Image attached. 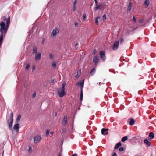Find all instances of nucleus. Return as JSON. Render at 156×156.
Listing matches in <instances>:
<instances>
[{"mask_svg":"<svg viewBox=\"0 0 156 156\" xmlns=\"http://www.w3.org/2000/svg\"><path fill=\"white\" fill-rule=\"evenodd\" d=\"M0 22V31L2 33L6 34L10 21V17L8 15L4 16Z\"/></svg>","mask_w":156,"mask_h":156,"instance_id":"f257e3e1","label":"nucleus"},{"mask_svg":"<svg viewBox=\"0 0 156 156\" xmlns=\"http://www.w3.org/2000/svg\"><path fill=\"white\" fill-rule=\"evenodd\" d=\"M66 85V83L63 82L62 86V87L58 88L57 90L58 93L60 97H62L66 94V93L65 90V87Z\"/></svg>","mask_w":156,"mask_h":156,"instance_id":"f03ea898","label":"nucleus"},{"mask_svg":"<svg viewBox=\"0 0 156 156\" xmlns=\"http://www.w3.org/2000/svg\"><path fill=\"white\" fill-rule=\"evenodd\" d=\"M13 113H12L11 114L10 116V117L8 121L9 128V129H10L11 130H12V126L13 124Z\"/></svg>","mask_w":156,"mask_h":156,"instance_id":"7ed1b4c3","label":"nucleus"},{"mask_svg":"<svg viewBox=\"0 0 156 156\" xmlns=\"http://www.w3.org/2000/svg\"><path fill=\"white\" fill-rule=\"evenodd\" d=\"M105 2L100 3L98 5L96 6V7L94 9L95 11L97 10L98 9L103 10L104 9L105 6Z\"/></svg>","mask_w":156,"mask_h":156,"instance_id":"20e7f679","label":"nucleus"},{"mask_svg":"<svg viewBox=\"0 0 156 156\" xmlns=\"http://www.w3.org/2000/svg\"><path fill=\"white\" fill-rule=\"evenodd\" d=\"M19 125L18 123H17L15 124L13 126V129L12 130V132L13 133L17 134L19 131Z\"/></svg>","mask_w":156,"mask_h":156,"instance_id":"39448f33","label":"nucleus"},{"mask_svg":"<svg viewBox=\"0 0 156 156\" xmlns=\"http://www.w3.org/2000/svg\"><path fill=\"white\" fill-rule=\"evenodd\" d=\"M59 33V30L57 28H55L53 30L51 34V37L55 38Z\"/></svg>","mask_w":156,"mask_h":156,"instance_id":"423d86ee","label":"nucleus"},{"mask_svg":"<svg viewBox=\"0 0 156 156\" xmlns=\"http://www.w3.org/2000/svg\"><path fill=\"white\" fill-rule=\"evenodd\" d=\"M100 58L103 61H105L106 59V56L105 52L103 51H101L99 54Z\"/></svg>","mask_w":156,"mask_h":156,"instance_id":"0eeeda50","label":"nucleus"},{"mask_svg":"<svg viewBox=\"0 0 156 156\" xmlns=\"http://www.w3.org/2000/svg\"><path fill=\"white\" fill-rule=\"evenodd\" d=\"M119 44V42L118 41H116L114 42L112 47V49L113 50H116L118 49Z\"/></svg>","mask_w":156,"mask_h":156,"instance_id":"6e6552de","label":"nucleus"},{"mask_svg":"<svg viewBox=\"0 0 156 156\" xmlns=\"http://www.w3.org/2000/svg\"><path fill=\"white\" fill-rule=\"evenodd\" d=\"M41 136L39 135H37L34 137V142L36 143L39 142L41 139Z\"/></svg>","mask_w":156,"mask_h":156,"instance_id":"1a4fd4ad","label":"nucleus"},{"mask_svg":"<svg viewBox=\"0 0 156 156\" xmlns=\"http://www.w3.org/2000/svg\"><path fill=\"white\" fill-rule=\"evenodd\" d=\"M98 56H97L96 55H94V58L93 59V61L95 65H97L98 63Z\"/></svg>","mask_w":156,"mask_h":156,"instance_id":"9d476101","label":"nucleus"},{"mask_svg":"<svg viewBox=\"0 0 156 156\" xmlns=\"http://www.w3.org/2000/svg\"><path fill=\"white\" fill-rule=\"evenodd\" d=\"M77 0H75L73 2V5L72 8V10L73 11H75L76 6H77Z\"/></svg>","mask_w":156,"mask_h":156,"instance_id":"9b49d317","label":"nucleus"},{"mask_svg":"<svg viewBox=\"0 0 156 156\" xmlns=\"http://www.w3.org/2000/svg\"><path fill=\"white\" fill-rule=\"evenodd\" d=\"M108 130V129H102L101 130V133L102 135H107L108 134V132L107 131Z\"/></svg>","mask_w":156,"mask_h":156,"instance_id":"f8f14e48","label":"nucleus"},{"mask_svg":"<svg viewBox=\"0 0 156 156\" xmlns=\"http://www.w3.org/2000/svg\"><path fill=\"white\" fill-rule=\"evenodd\" d=\"M41 54L40 53L38 52L36 53L35 55V60H39L41 58Z\"/></svg>","mask_w":156,"mask_h":156,"instance_id":"ddd939ff","label":"nucleus"},{"mask_svg":"<svg viewBox=\"0 0 156 156\" xmlns=\"http://www.w3.org/2000/svg\"><path fill=\"white\" fill-rule=\"evenodd\" d=\"M150 3L149 0H145L144 4V6L145 8H147L148 7Z\"/></svg>","mask_w":156,"mask_h":156,"instance_id":"4468645a","label":"nucleus"},{"mask_svg":"<svg viewBox=\"0 0 156 156\" xmlns=\"http://www.w3.org/2000/svg\"><path fill=\"white\" fill-rule=\"evenodd\" d=\"M132 2H130L129 3L127 8V12L129 13L130 11L132 8Z\"/></svg>","mask_w":156,"mask_h":156,"instance_id":"2eb2a0df","label":"nucleus"},{"mask_svg":"<svg viewBox=\"0 0 156 156\" xmlns=\"http://www.w3.org/2000/svg\"><path fill=\"white\" fill-rule=\"evenodd\" d=\"M67 117L66 115H65L64 116V118L62 121V124L63 125H65L67 123Z\"/></svg>","mask_w":156,"mask_h":156,"instance_id":"dca6fc26","label":"nucleus"},{"mask_svg":"<svg viewBox=\"0 0 156 156\" xmlns=\"http://www.w3.org/2000/svg\"><path fill=\"white\" fill-rule=\"evenodd\" d=\"M100 19V16H98L95 18V22L96 25H98V20Z\"/></svg>","mask_w":156,"mask_h":156,"instance_id":"f3484780","label":"nucleus"},{"mask_svg":"<svg viewBox=\"0 0 156 156\" xmlns=\"http://www.w3.org/2000/svg\"><path fill=\"white\" fill-rule=\"evenodd\" d=\"M144 142L146 144L147 147H149L150 146V143L147 139H145L144 140Z\"/></svg>","mask_w":156,"mask_h":156,"instance_id":"a211bd4d","label":"nucleus"},{"mask_svg":"<svg viewBox=\"0 0 156 156\" xmlns=\"http://www.w3.org/2000/svg\"><path fill=\"white\" fill-rule=\"evenodd\" d=\"M83 81H80L77 83V85L80 86V87H81V89L82 90V88L83 87Z\"/></svg>","mask_w":156,"mask_h":156,"instance_id":"6ab92c4d","label":"nucleus"},{"mask_svg":"<svg viewBox=\"0 0 156 156\" xmlns=\"http://www.w3.org/2000/svg\"><path fill=\"white\" fill-rule=\"evenodd\" d=\"M154 133L153 132H150L149 134V136L150 137V139H152L154 138Z\"/></svg>","mask_w":156,"mask_h":156,"instance_id":"aec40b11","label":"nucleus"},{"mask_svg":"<svg viewBox=\"0 0 156 156\" xmlns=\"http://www.w3.org/2000/svg\"><path fill=\"white\" fill-rule=\"evenodd\" d=\"M54 56V55L52 53H51L49 54V58L51 60L53 59Z\"/></svg>","mask_w":156,"mask_h":156,"instance_id":"412c9836","label":"nucleus"},{"mask_svg":"<svg viewBox=\"0 0 156 156\" xmlns=\"http://www.w3.org/2000/svg\"><path fill=\"white\" fill-rule=\"evenodd\" d=\"M52 67L55 68L56 67V62L55 61H53L51 63Z\"/></svg>","mask_w":156,"mask_h":156,"instance_id":"4be33fe9","label":"nucleus"},{"mask_svg":"<svg viewBox=\"0 0 156 156\" xmlns=\"http://www.w3.org/2000/svg\"><path fill=\"white\" fill-rule=\"evenodd\" d=\"M81 71L80 70H79L77 72V74L75 76L76 78H78L79 76H80L81 74Z\"/></svg>","mask_w":156,"mask_h":156,"instance_id":"5701e85b","label":"nucleus"},{"mask_svg":"<svg viewBox=\"0 0 156 156\" xmlns=\"http://www.w3.org/2000/svg\"><path fill=\"white\" fill-rule=\"evenodd\" d=\"M121 146V144L120 142H119L116 145L115 147V149H117L120 146Z\"/></svg>","mask_w":156,"mask_h":156,"instance_id":"b1692460","label":"nucleus"},{"mask_svg":"<svg viewBox=\"0 0 156 156\" xmlns=\"http://www.w3.org/2000/svg\"><path fill=\"white\" fill-rule=\"evenodd\" d=\"M21 118V115H19L16 119V122L18 123L20 121Z\"/></svg>","mask_w":156,"mask_h":156,"instance_id":"393cba45","label":"nucleus"},{"mask_svg":"<svg viewBox=\"0 0 156 156\" xmlns=\"http://www.w3.org/2000/svg\"><path fill=\"white\" fill-rule=\"evenodd\" d=\"M127 137L126 136H124L123 137L122 140H121V141H122V142H124L125 141H126V140H127Z\"/></svg>","mask_w":156,"mask_h":156,"instance_id":"a878e982","label":"nucleus"},{"mask_svg":"<svg viewBox=\"0 0 156 156\" xmlns=\"http://www.w3.org/2000/svg\"><path fill=\"white\" fill-rule=\"evenodd\" d=\"M135 123L134 120L133 119H131L130 121L129 124L130 125H133Z\"/></svg>","mask_w":156,"mask_h":156,"instance_id":"bb28decb","label":"nucleus"},{"mask_svg":"<svg viewBox=\"0 0 156 156\" xmlns=\"http://www.w3.org/2000/svg\"><path fill=\"white\" fill-rule=\"evenodd\" d=\"M4 33H2L1 34V35L0 36V41H2L3 39V35Z\"/></svg>","mask_w":156,"mask_h":156,"instance_id":"cd10ccee","label":"nucleus"},{"mask_svg":"<svg viewBox=\"0 0 156 156\" xmlns=\"http://www.w3.org/2000/svg\"><path fill=\"white\" fill-rule=\"evenodd\" d=\"M86 15L85 13H83V20H85L86 19Z\"/></svg>","mask_w":156,"mask_h":156,"instance_id":"c85d7f7f","label":"nucleus"},{"mask_svg":"<svg viewBox=\"0 0 156 156\" xmlns=\"http://www.w3.org/2000/svg\"><path fill=\"white\" fill-rule=\"evenodd\" d=\"M95 68H93L92 69L91 71V74H94L95 72Z\"/></svg>","mask_w":156,"mask_h":156,"instance_id":"c756f323","label":"nucleus"},{"mask_svg":"<svg viewBox=\"0 0 156 156\" xmlns=\"http://www.w3.org/2000/svg\"><path fill=\"white\" fill-rule=\"evenodd\" d=\"M106 19V16L105 14H104L102 16V20L103 21L105 20Z\"/></svg>","mask_w":156,"mask_h":156,"instance_id":"7c9ffc66","label":"nucleus"},{"mask_svg":"<svg viewBox=\"0 0 156 156\" xmlns=\"http://www.w3.org/2000/svg\"><path fill=\"white\" fill-rule=\"evenodd\" d=\"M83 97V92H82V90L81 89V93H80V100L81 101L82 100Z\"/></svg>","mask_w":156,"mask_h":156,"instance_id":"2f4dec72","label":"nucleus"},{"mask_svg":"<svg viewBox=\"0 0 156 156\" xmlns=\"http://www.w3.org/2000/svg\"><path fill=\"white\" fill-rule=\"evenodd\" d=\"M75 27H78V23L77 22H74Z\"/></svg>","mask_w":156,"mask_h":156,"instance_id":"473e14b6","label":"nucleus"},{"mask_svg":"<svg viewBox=\"0 0 156 156\" xmlns=\"http://www.w3.org/2000/svg\"><path fill=\"white\" fill-rule=\"evenodd\" d=\"M30 67V65L29 64H27L25 67L26 70H27L29 69Z\"/></svg>","mask_w":156,"mask_h":156,"instance_id":"72a5a7b5","label":"nucleus"},{"mask_svg":"<svg viewBox=\"0 0 156 156\" xmlns=\"http://www.w3.org/2000/svg\"><path fill=\"white\" fill-rule=\"evenodd\" d=\"M33 52L34 53H36L37 51V48L35 47L33 48Z\"/></svg>","mask_w":156,"mask_h":156,"instance_id":"f704fd0d","label":"nucleus"},{"mask_svg":"<svg viewBox=\"0 0 156 156\" xmlns=\"http://www.w3.org/2000/svg\"><path fill=\"white\" fill-rule=\"evenodd\" d=\"M49 133V130H47L46 132V134L47 135H48Z\"/></svg>","mask_w":156,"mask_h":156,"instance_id":"c9c22d12","label":"nucleus"},{"mask_svg":"<svg viewBox=\"0 0 156 156\" xmlns=\"http://www.w3.org/2000/svg\"><path fill=\"white\" fill-rule=\"evenodd\" d=\"M124 150V148L123 147H121L119 149V151H122Z\"/></svg>","mask_w":156,"mask_h":156,"instance_id":"e433bc0d","label":"nucleus"},{"mask_svg":"<svg viewBox=\"0 0 156 156\" xmlns=\"http://www.w3.org/2000/svg\"><path fill=\"white\" fill-rule=\"evenodd\" d=\"M124 42V40L123 38H121V39L120 43L121 44L122 43Z\"/></svg>","mask_w":156,"mask_h":156,"instance_id":"4c0bfd02","label":"nucleus"},{"mask_svg":"<svg viewBox=\"0 0 156 156\" xmlns=\"http://www.w3.org/2000/svg\"><path fill=\"white\" fill-rule=\"evenodd\" d=\"M133 20L134 22H136V19L134 17H133Z\"/></svg>","mask_w":156,"mask_h":156,"instance_id":"58836bf2","label":"nucleus"},{"mask_svg":"<svg viewBox=\"0 0 156 156\" xmlns=\"http://www.w3.org/2000/svg\"><path fill=\"white\" fill-rule=\"evenodd\" d=\"M94 2H95V4H96V5L97 6V4H98V1L96 0H94Z\"/></svg>","mask_w":156,"mask_h":156,"instance_id":"ea45409f","label":"nucleus"},{"mask_svg":"<svg viewBox=\"0 0 156 156\" xmlns=\"http://www.w3.org/2000/svg\"><path fill=\"white\" fill-rule=\"evenodd\" d=\"M36 95V94L35 93H34L32 95V97L33 98H34Z\"/></svg>","mask_w":156,"mask_h":156,"instance_id":"a19ab883","label":"nucleus"},{"mask_svg":"<svg viewBox=\"0 0 156 156\" xmlns=\"http://www.w3.org/2000/svg\"><path fill=\"white\" fill-rule=\"evenodd\" d=\"M28 150L29 151H30V152H31L32 151L31 148L30 147H29V149Z\"/></svg>","mask_w":156,"mask_h":156,"instance_id":"79ce46f5","label":"nucleus"},{"mask_svg":"<svg viewBox=\"0 0 156 156\" xmlns=\"http://www.w3.org/2000/svg\"><path fill=\"white\" fill-rule=\"evenodd\" d=\"M97 52V51L96 50H94V51H93V53L94 54H95Z\"/></svg>","mask_w":156,"mask_h":156,"instance_id":"37998d69","label":"nucleus"},{"mask_svg":"<svg viewBox=\"0 0 156 156\" xmlns=\"http://www.w3.org/2000/svg\"><path fill=\"white\" fill-rule=\"evenodd\" d=\"M54 114L55 116H56L57 115V112H55L54 113Z\"/></svg>","mask_w":156,"mask_h":156,"instance_id":"c03bdc74","label":"nucleus"},{"mask_svg":"<svg viewBox=\"0 0 156 156\" xmlns=\"http://www.w3.org/2000/svg\"><path fill=\"white\" fill-rule=\"evenodd\" d=\"M112 156H117L116 153H115L114 154L112 155Z\"/></svg>","mask_w":156,"mask_h":156,"instance_id":"a18cd8bd","label":"nucleus"},{"mask_svg":"<svg viewBox=\"0 0 156 156\" xmlns=\"http://www.w3.org/2000/svg\"><path fill=\"white\" fill-rule=\"evenodd\" d=\"M44 39H43L42 40V44H44Z\"/></svg>","mask_w":156,"mask_h":156,"instance_id":"49530a36","label":"nucleus"},{"mask_svg":"<svg viewBox=\"0 0 156 156\" xmlns=\"http://www.w3.org/2000/svg\"><path fill=\"white\" fill-rule=\"evenodd\" d=\"M71 156H77V154H74Z\"/></svg>","mask_w":156,"mask_h":156,"instance_id":"de8ad7c7","label":"nucleus"},{"mask_svg":"<svg viewBox=\"0 0 156 156\" xmlns=\"http://www.w3.org/2000/svg\"><path fill=\"white\" fill-rule=\"evenodd\" d=\"M35 69V66H33L32 67V69H33V70H34V69Z\"/></svg>","mask_w":156,"mask_h":156,"instance_id":"09e8293b","label":"nucleus"},{"mask_svg":"<svg viewBox=\"0 0 156 156\" xmlns=\"http://www.w3.org/2000/svg\"><path fill=\"white\" fill-rule=\"evenodd\" d=\"M54 132H51L50 133V134L51 135H52L53 133Z\"/></svg>","mask_w":156,"mask_h":156,"instance_id":"8fccbe9b","label":"nucleus"},{"mask_svg":"<svg viewBox=\"0 0 156 156\" xmlns=\"http://www.w3.org/2000/svg\"><path fill=\"white\" fill-rule=\"evenodd\" d=\"M78 45V43H76V44L75 45V47H76V46H77Z\"/></svg>","mask_w":156,"mask_h":156,"instance_id":"3c124183","label":"nucleus"},{"mask_svg":"<svg viewBox=\"0 0 156 156\" xmlns=\"http://www.w3.org/2000/svg\"><path fill=\"white\" fill-rule=\"evenodd\" d=\"M143 22V20H140V22L141 23H142Z\"/></svg>","mask_w":156,"mask_h":156,"instance_id":"603ef678","label":"nucleus"},{"mask_svg":"<svg viewBox=\"0 0 156 156\" xmlns=\"http://www.w3.org/2000/svg\"><path fill=\"white\" fill-rule=\"evenodd\" d=\"M2 41H0V46L1 45Z\"/></svg>","mask_w":156,"mask_h":156,"instance_id":"864d4df0","label":"nucleus"},{"mask_svg":"<svg viewBox=\"0 0 156 156\" xmlns=\"http://www.w3.org/2000/svg\"><path fill=\"white\" fill-rule=\"evenodd\" d=\"M58 156H61V155L60 154H59V155H58Z\"/></svg>","mask_w":156,"mask_h":156,"instance_id":"5fc2aeb1","label":"nucleus"},{"mask_svg":"<svg viewBox=\"0 0 156 156\" xmlns=\"http://www.w3.org/2000/svg\"><path fill=\"white\" fill-rule=\"evenodd\" d=\"M155 16V17H156V15H155V16Z\"/></svg>","mask_w":156,"mask_h":156,"instance_id":"6e6d98bb","label":"nucleus"},{"mask_svg":"<svg viewBox=\"0 0 156 156\" xmlns=\"http://www.w3.org/2000/svg\"><path fill=\"white\" fill-rule=\"evenodd\" d=\"M104 133H105V132H104Z\"/></svg>","mask_w":156,"mask_h":156,"instance_id":"4d7b16f0","label":"nucleus"},{"mask_svg":"<svg viewBox=\"0 0 156 156\" xmlns=\"http://www.w3.org/2000/svg\"><path fill=\"white\" fill-rule=\"evenodd\" d=\"M2 156H3L2 155Z\"/></svg>","mask_w":156,"mask_h":156,"instance_id":"13d9d810","label":"nucleus"}]
</instances>
